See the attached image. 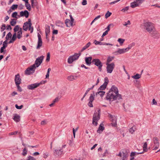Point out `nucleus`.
I'll return each instance as SVG.
<instances>
[{
	"mask_svg": "<svg viewBox=\"0 0 160 160\" xmlns=\"http://www.w3.org/2000/svg\"><path fill=\"white\" fill-rule=\"evenodd\" d=\"M106 98L110 101L121 98V95L118 93V88L115 85H112L107 93Z\"/></svg>",
	"mask_w": 160,
	"mask_h": 160,
	"instance_id": "f257e3e1",
	"label": "nucleus"
},
{
	"mask_svg": "<svg viewBox=\"0 0 160 160\" xmlns=\"http://www.w3.org/2000/svg\"><path fill=\"white\" fill-rule=\"evenodd\" d=\"M134 45V43L129 44L128 47L125 48H118L116 51L113 52L112 54L116 56L119 54L124 53L129 51L132 47Z\"/></svg>",
	"mask_w": 160,
	"mask_h": 160,
	"instance_id": "f03ea898",
	"label": "nucleus"
},
{
	"mask_svg": "<svg viewBox=\"0 0 160 160\" xmlns=\"http://www.w3.org/2000/svg\"><path fill=\"white\" fill-rule=\"evenodd\" d=\"M152 143H151L149 147V149L152 148L153 150H156L158 149L159 147V139L157 137H154L152 139Z\"/></svg>",
	"mask_w": 160,
	"mask_h": 160,
	"instance_id": "7ed1b4c3",
	"label": "nucleus"
},
{
	"mask_svg": "<svg viewBox=\"0 0 160 160\" xmlns=\"http://www.w3.org/2000/svg\"><path fill=\"white\" fill-rule=\"evenodd\" d=\"M32 24L31 22L30 19H29L28 22H25L23 26V30L27 31L28 29L30 31L31 33H32L33 31V28L32 27Z\"/></svg>",
	"mask_w": 160,
	"mask_h": 160,
	"instance_id": "20e7f679",
	"label": "nucleus"
},
{
	"mask_svg": "<svg viewBox=\"0 0 160 160\" xmlns=\"http://www.w3.org/2000/svg\"><path fill=\"white\" fill-rule=\"evenodd\" d=\"M145 29L150 33L155 28L154 24L151 22H147L144 23Z\"/></svg>",
	"mask_w": 160,
	"mask_h": 160,
	"instance_id": "39448f33",
	"label": "nucleus"
},
{
	"mask_svg": "<svg viewBox=\"0 0 160 160\" xmlns=\"http://www.w3.org/2000/svg\"><path fill=\"white\" fill-rule=\"evenodd\" d=\"M13 30L14 33H16L17 38L18 39H20L22 37V28L20 27L18 25H17L14 27Z\"/></svg>",
	"mask_w": 160,
	"mask_h": 160,
	"instance_id": "423d86ee",
	"label": "nucleus"
},
{
	"mask_svg": "<svg viewBox=\"0 0 160 160\" xmlns=\"http://www.w3.org/2000/svg\"><path fill=\"white\" fill-rule=\"evenodd\" d=\"M100 118L99 113V111H98V112H95L93 115L92 123L95 126L97 125L98 122L100 119Z\"/></svg>",
	"mask_w": 160,
	"mask_h": 160,
	"instance_id": "0eeeda50",
	"label": "nucleus"
},
{
	"mask_svg": "<svg viewBox=\"0 0 160 160\" xmlns=\"http://www.w3.org/2000/svg\"><path fill=\"white\" fill-rule=\"evenodd\" d=\"M107 70L108 73H111L113 70L114 69L115 65L113 62H112L110 63H107Z\"/></svg>",
	"mask_w": 160,
	"mask_h": 160,
	"instance_id": "6e6552de",
	"label": "nucleus"
},
{
	"mask_svg": "<svg viewBox=\"0 0 160 160\" xmlns=\"http://www.w3.org/2000/svg\"><path fill=\"white\" fill-rule=\"evenodd\" d=\"M118 156L121 157V160H127L128 154L125 150H123V151L120 152Z\"/></svg>",
	"mask_w": 160,
	"mask_h": 160,
	"instance_id": "1a4fd4ad",
	"label": "nucleus"
},
{
	"mask_svg": "<svg viewBox=\"0 0 160 160\" xmlns=\"http://www.w3.org/2000/svg\"><path fill=\"white\" fill-rule=\"evenodd\" d=\"M44 57L43 56L38 57L36 60L35 63L33 64V66H34L36 68L38 67L42 63Z\"/></svg>",
	"mask_w": 160,
	"mask_h": 160,
	"instance_id": "9d476101",
	"label": "nucleus"
},
{
	"mask_svg": "<svg viewBox=\"0 0 160 160\" xmlns=\"http://www.w3.org/2000/svg\"><path fill=\"white\" fill-rule=\"evenodd\" d=\"M108 117L110 118V120L111 121L112 126L114 127H116L117 126V118L114 115H112L109 114Z\"/></svg>",
	"mask_w": 160,
	"mask_h": 160,
	"instance_id": "9b49d317",
	"label": "nucleus"
},
{
	"mask_svg": "<svg viewBox=\"0 0 160 160\" xmlns=\"http://www.w3.org/2000/svg\"><path fill=\"white\" fill-rule=\"evenodd\" d=\"M92 63L98 67V69L100 71L102 65L101 61L98 59H94L92 61Z\"/></svg>",
	"mask_w": 160,
	"mask_h": 160,
	"instance_id": "f8f14e48",
	"label": "nucleus"
},
{
	"mask_svg": "<svg viewBox=\"0 0 160 160\" xmlns=\"http://www.w3.org/2000/svg\"><path fill=\"white\" fill-rule=\"evenodd\" d=\"M150 33L152 37L155 38H158L160 36L159 32L155 28Z\"/></svg>",
	"mask_w": 160,
	"mask_h": 160,
	"instance_id": "ddd939ff",
	"label": "nucleus"
},
{
	"mask_svg": "<svg viewBox=\"0 0 160 160\" xmlns=\"http://www.w3.org/2000/svg\"><path fill=\"white\" fill-rule=\"evenodd\" d=\"M36 68L35 67L32 65L28 68L25 71V74L27 75H29L34 72L35 69Z\"/></svg>",
	"mask_w": 160,
	"mask_h": 160,
	"instance_id": "4468645a",
	"label": "nucleus"
},
{
	"mask_svg": "<svg viewBox=\"0 0 160 160\" xmlns=\"http://www.w3.org/2000/svg\"><path fill=\"white\" fill-rule=\"evenodd\" d=\"M108 82V80L107 77H105L104 78V82L103 85H101L98 89V91H102L104 90L106 88V86Z\"/></svg>",
	"mask_w": 160,
	"mask_h": 160,
	"instance_id": "2eb2a0df",
	"label": "nucleus"
},
{
	"mask_svg": "<svg viewBox=\"0 0 160 160\" xmlns=\"http://www.w3.org/2000/svg\"><path fill=\"white\" fill-rule=\"evenodd\" d=\"M95 96L94 94L93 93L91 94L89 97V102L88 103V105L90 107H93L92 102L94 100Z\"/></svg>",
	"mask_w": 160,
	"mask_h": 160,
	"instance_id": "dca6fc26",
	"label": "nucleus"
},
{
	"mask_svg": "<svg viewBox=\"0 0 160 160\" xmlns=\"http://www.w3.org/2000/svg\"><path fill=\"white\" fill-rule=\"evenodd\" d=\"M41 83H35L28 85L27 88L28 89L32 90L38 87Z\"/></svg>",
	"mask_w": 160,
	"mask_h": 160,
	"instance_id": "f3484780",
	"label": "nucleus"
},
{
	"mask_svg": "<svg viewBox=\"0 0 160 160\" xmlns=\"http://www.w3.org/2000/svg\"><path fill=\"white\" fill-rule=\"evenodd\" d=\"M38 45L37 47V49H39L42 46V42L41 38V36L38 33Z\"/></svg>",
	"mask_w": 160,
	"mask_h": 160,
	"instance_id": "a211bd4d",
	"label": "nucleus"
},
{
	"mask_svg": "<svg viewBox=\"0 0 160 160\" xmlns=\"http://www.w3.org/2000/svg\"><path fill=\"white\" fill-rule=\"evenodd\" d=\"M21 79L20 78L19 74H18L15 76V82L16 84H20L21 83Z\"/></svg>",
	"mask_w": 160,
	"mask_h": 160,
	"instance_id": "6ab92c4d",
	"label": "nucleus"
},
{
	"mask_svg": "<svg viewBox=\"0 0 160 160\" xmlns=\"http://www.w3.org/2000/svg\"><path fill=\"white\" fill-rule=\"evenodd\" d=\"M54 153L56 156L60 157L63 154V150L62 149L55 150Z\"/></svg>",
	"mask_w": 160,
	"mask_h": 160,
	"instance_id": "aec40b11",
	"label": "nucleus"
},
{
	"mask_svg": "<svg viewBox=\"0 0 160 160\" xmlns=\"http://www.w3.org/2000/svg\"><path fill=\"white\" fill-rule=\"evenodd\" d=\"M143 152H132L131 153L130 157V160H134V157L140 154L143 153Z\"/></svg>",
	"mask_w": 160,
	"mask_h": 160,
	"instance_id": "412c9836",
	"label": "nucleus"
},
{
	"mask_svg": "<svg viewBox=\"0 0 160 160\" xmlns=\"http://www.w3.org/2000/svg\"><path fill=\"white\" fill-rule=\"evenodd\" d=\"M74 21H72L71 20L67 19L65 20V23L67 27H70L73 26V22Z\"/></svg>",
	"mask_w": 160,
	"mask_h": 160,
	"instance_id": "4be33fe9",
	"label": "nucleus"
},
{
	"mask_svg": "<svg viewBox=\"0 0 160 160\" xmlns=\"http://www.w3.org/2000/svg\"><path fill=\"white\" fill-rule=\"evenodd\" d=\"M20 14L21 17H25L26 18H28L29 16V12L25 10L21 12Z\"/></svg>",
	"mask_w": 160,
	"mask_h": 160,
	"instance_id": "5701e85b",
	"label": "nucleus"
},
{
	"mask_svg": "<svg viewBox=\"0 0 160 160\" xmlns=\"http://www.w3.org/2000/svg\"><path fill=\"white\" fill-rule=\"evenodd\" d=\"M104 129V127H103V125L101 124L99 125L98 130H97V132L98 133H101Z\"/></svg>",
	"mask_w": 160,
	"mask_h": 160,
	"instance_id": "b1692460",
	"label": "nucleus"
},
{
	"mask_svg": "<svg viewBox=\"0 0 160 160\" xmlns=\"http://www.w3.org/2000/svg\"><path fill=\"white\" fill-rule=\"evenodd\" d=\"M91 57H89L86 58H85V61L87 65H90L92 63L91 60H92Z\"/></svg>",
	"mask_w": 160,
	"mask_h": 160,
	"instance_id": "393cba45",
	"label": "nucleus"
},
{
	"mask_svg": "<svg viewBox=\"0 0 160 160\" xmlns=\"http://www.w3.org/2000/svg\"><path fill=\"white\" fill-rule=\"evenodd\" d=\"M13 119L16 122H19L20 120V116L17 114H15L13 116Z\"/></svg>",
	"mask_w": 160,
	"mask_h": 160,
	"instance_id": "a878e982",
	"label": "nucleus"
},
{
	"mask_svg": "<svg viewBox=\"0 0 160 160\" xmlns=\"http://www.w3.org/2000/svg\"><path fill=\"white\" fill-rule=\"evenodd\" d=\"M17 38V36H16V33H14L12 36V37L11 40L9 42V43H13L16 40Z\"/></svg>",
	"mask_w": 160,
	"mask_h": 160,
	"instance_id": "bb28decb",
	"label": "nucleus"
},
{
	"mask_svg": "<svg viewBox=\"0 0 160 160\" xmlns=\"http://www.w3.org/2000/svg\"><path fill=\"white\" fill-rule=\"evenodd\" d=\"M2 46H3L2 47H1V53H2V52H3L4 51V49H5L7 47V44L6 42V41L3 42L2 44Z\"/></svg>",
	"mask_w": 160,
	"mask_h": 160,
	"instance_id": "cd10ccee",
	"label": "nucleus"
},
{
	"mask_svg": "<svg viewBox=\"0 0 160 160\" xmlns=\"http://www.w3.org/2000/svg\"><path fill=\"white\" fill-rule=\"evenodd\" d=\"M77 78V77L76 76L71 75L68 77L67 79L68 80L72 81L76 79Z\"/></svg>",
	"mask_w": 160,
	"mask_h": 160,
	"instance_id": "c85d7f7f",
	"label": "nucleus"
},
{
	"mask_svg": "<svg viewBox=\"0 0 160 160\" xmlns=\"http://www.w3.org/2000/svg\"><path fill=\"white\" fill-rule=\"evenodd\" d=\"M59 98L58 97L56 98L54 100H53L52 102L49 105V106L51 107L53 106L54 104L59 101Z\"/></svg>",
	"mask_w": 160,
	"mask_h": 160,
	"instance_id": "c756f323",
	"label": "nucleus"
},
{
	"mask_svg": "<svg viewBox=\"0 0 160 160\" xmlns=\"http://www.w3.org/2000/svg\"><path fill=\"white\" fill-rule=\"evenodd\" d=\"M143 152H147L148 151L147 143V142L144 143L143 146Z\"/></svg>",
	"mask_w": 160,
	"mask_h": 160,
	"instance_id": "7c9ffc66",
	"label": "nucleus"
},
{
	"mask_svg": "<svg viewBox=\"0 0 160 160\" xmlns=\"http://www.w3.org/2000/svg\"><path fill=\"white\" fill-rule=\"evenodd\" d=\"M125 41V40L124 39L121 38H119L117 40L118 42L119 43L121 46L123 45Z\"/></svg>",
	"mask_w": 160,
	"mask_h": 160,
	"instance_id": "2f4dec72",
	"label": "nucleus"
},
{
	"mask_svg": "<svg viewBox=\"0 0 160 160\" xmlns=\"http://www.w3.org/2000/svg\"><path fill=\"white\" fill-rule=\"evenodd\" d=\"M91 43L90 42H88L86 44V45H85V46H84V47H83L82 49L81 50V51L82 52L83 51H84V50H86L87 48H88L91 45Z\"/></svg>",
	"mask_w": 160,
	"mask_h": 160,
	"instance_id": "473e14b6",
	"label": "nucleus"
},
{
	"mask_svg": "<svg viewBox=\"0 0 160 160\" xmlns=\"http://www.w3.org/2000/svg\"><path fill=\"white\" fill-rule=\"evenodd\" d=\"M75 60L72 56H70L68 59V62L69 64H71Z\"/></svg>",
	"mask_w": 160,
	"mask_h": 160,
	"instance_id": "72a5a7b5",
	"label": "nucleus"
},
{
	"mask_svg": "<svg viewBox=\"0 0 160 160\" xmlns=\"http://www.w3.org/2000/svg\"><path fill=\"white\" fill-rule=\"evenodd\" d=\"M105 92L102 91H98L96 93V95L99 94L101 97H102L105 94Z\"/></svg>",
	"mask_w": 160,
	"mask_h": 160,
	"instance_id": "f704fd0d",
	"label": "nucleus"
},
{
	"mask_svg": "<svg viewBox=\"0 0 160 160\" xmlns=\"http://www.w3.org/2000/svg\"><path fill=\"white\" fill-rule=\"evenodd\" d=\"M50 26H47L45 28V34H49L50 31Z\"/></svg>",
	"mask_w": 160,
	"mask_h": 160,
	"instance_id": "c9c22d12",
	"label": "nucleus"
},
{
	"mask_svg": "<svg viewBox=\"0 0 160 160\" xmlns=\"http://www.w3.org/2000/svg\"><path fill=\"white\" fill-rule=\"evenodd\" d=\"M114 58V57H109L107 59V63H109V62L112 61Z\"/></svg>",
	"mask_w": 160,
	"mask_h": 160,
	"instance_id": "e433bc0d",
	"label": "nucleus"
},
{
	"mask_svg": "<svg viewBox=\"0 0 160 160\" xmlns=\"http://www.w3.org/2000/svg\"><path fill=\"white\" fill-rule=\"evenodd\" d=\"M135 2L136 4L138 5V7L143 2V0H136Z\"/></svg>",
	"mask_w": 160,
	"mask_h": 160,
	"instance_id": "4c0bfd02",
	"label": "nucleus"
},
{
	"mask_svg": "<svg viewBox=\"0 0 160 160\" xmlns=\"http://www.w3.org/2000/svg\"><path fill=\"white\" fill-rule=\"evenodd\" d=\"M141 76L140 75L138 74H137L136 75L134 76H132V78H133L135 79H138L140 78Z\"/></svg>",
	"mask_w": 160,
	"mask_h": 160,
	"instance_id": "58836bf2",
	"label": "nucleus"
},
{
	"mask_svg": "<svg viewBox=\"0 0 160 160\" xmlns=\"http://www.w3.org/2000/svg\"><path fill=\"white\" fill-rule=\"evenodd\" d=\"M12 36V34L10 32H9L6 35V39L7 40L11 38Z\"/></svg>",
	"mask_w": 160,
	"mask_h": 160,
	"instance_id": "ea45409f",
	"label": "nucleus"
},
{
	"mask_svg": "<svg viewBox=\"0 0 160 160\" xmlns=\"http://www.w3.org/2000/svg\"><path fill=\"white\" fill-rule=\"evenodd\" d=\"M130 5L131 7L133 8L138 7V5L136 4L135 1L131 3Z\"/></svg>",
	"mask_w": 160,
	"mask_h": 160,
	"instance_id": "a19ab883",
	"label": "nucleus"
},
{
	"mask_svg": "<svg viewBox=\"0 0 160 160\" xmlns=\"http://www.w3.org/2000/svg\"><path fill=\"white\" fill-rule=\"evenodd\" d=\"M80 56V54L75 53L72 56L73 57V58L74 59H75V60H76L78 59Z\"/></svg>",
	"mask_w": 160,
	"mask_h": 160,
	"instance_id": "79ce46f5",
	"label": "nucleus"
},
{
	"mask_svg": "<svg viewBox=\"0 0 160 160\" xmlns=\"http://www.w3.org/2000/svg\"><path fill=\"white\" fill-rule=\"evenodd\" d=\"M25 6L26 7L27 9L29 11L31 10V7L30 4L28 2L25 3Z\"/></svg>",
	"mask_w": 160,
	"mask_h": 160,
	"instance_id": "37998d69",
	"label": "nucleus"
},
{
	"mask_svg": "<svg viewBox=\"0 0 160 160\" xmlns=\"http://www.w3.org/2000/svg\"><path fill=\"white\" fill-rule=\"evenodd\" d=\"M136 130L135 127H132L129 129V132L131 133H133Z\"/></svg>",
	"mask_w": 160,
	"mask_h": 160,
	"instance_id": "c03bdc74",
	"label": "nucleus"
},
{
	"mask_svg": "<svg viewBox=\"0 0 160 160\" xmlns=\"http://www.w3.org/2000/svg\"><path fill=\"white\" fill-rule=\"evenodd\" d=\"M11 25L12 26H14L16 23V20L15 19H12L10 22Z\"/></svg>",
	"mask_w": 160,
	"mask_h": 160,
	"instance_id": "a18cd8bd",
	"label": "nucleus"
},
{
	"mask_svg": "<svg viewBox=\"0 0 160 160\" xmlns=\"http://www.w3.org/2000/svg\"><path fill=\"white\" fill-rule=\"evenodd\" d=\"M28 150L26 148H25L23 150L22 155L23 156H25L27 154Z\"/></svg>",
	"mask_w": 160,
	"mask_h": 160,
	"instance_id": "49530a36",
	"label": "nucleus"
},
{
	"mask_svg": "<svg viewBox=\"0 0 160 160\" xmlns=\"http://www.w3.org/2000/svg\"><path fill=\"white\" fill-rule=\"evenodd\" d=\"M129 8V6L125 7L124 8L122 9L121 10V11L123 12H126L128 10Z\"/></svg>",
	"mask_w": 160,
	"mask_h": 160,
	"instance_id": "de8ad7c7",
	"label": "nucleus"
},
{
	"mask_svg": "<svg viewBox=\"0 0 160 160\" xmlns=\"http://www.w3.org/2000/svg\"><path fill=\"white\" fill-rule=\"evenodd\" d=\"M94 43L95 45L99 44L100 45H103L104 42H100L96 40H95Z\"/></svg>",
	"mask_w": 160,
	"mask_h": 160,
	"instance_id": "09e8293b",
	"label": "nucleus"
},
{
	"mask_svg": "<svg viewBox=\"0 0 160 160\" xmlns=\"http://www.w3.org/2000/svg\"><path fill=\"white\" fill-rule=\"evenodd\" d=\"M78 128L79 127H78L76 128L75 129L74 128H73L72 129L73 133L74 138H75V132L78 130Z\"/></svg>",
	"mask_w": 160,
	"mask_h": 160,
	"instance_id": "8fccbe9b",
	"label": "nucleus"
},
{
	"mask_svg": "<svg viewBox=\"0 0 160 160\" xmlns=\"http://www.w3.org/2000/svg\"><path fill=\"white\" fill-rule=\"evenodd\" d=\"M112 14V13L110 12L109 11H108L107 13L105 15V17L106 18H107L109 17H110Z\"/></svg>",
	"mask_w": 160,
	"mask_h": 160,
	"instance_id": "3c124183",
	"label": "nucleus"
},
{
	"mask_svg": "<svg viewBox=\"0 0 160 160\" xmlns=\"http://www.w3.org/2000/svg\"><path fill=\"white\" fill-rule=\"evenodd\" d=\"M18 7V5L14 4L11 7V9L12 10H14L16 9Z\"/></svg>",
	"mask_w": 160,
	"mask_h": 160,
	"instance_id": "603ef678",
	"label": "nucleus"
},
{
	"mask_svg": "<svg viewBox=\"0 0 160 160\" xmlns=\"http://www.w3.org/2000/svg\"><path fill=\"white\" fill-rule=\"evenodd\" d=\"M47 121L44 120L41 121V125L44 126L47 124Z\"/></svg>",
	"mask_w": 160,
	"mask_h": 160,
	"instance_id": "864d4df0",
	"label": "nucleus"
},
{
	"mask_svg": "<svg viewBox=\"0 0 160 160\" xmlns=\"http://www.w3.org/2000/svg\"><path fill=\"white\" fill-rule=\"evenodd\" d=\"M6 25L4 24H3L2 25V27L1 28V32L3 31L6 28Z\"/></svg>",
	"mask_w": 160,
	"mask_h": 160,
	"instance_id": "5fc2aeb1",
	"label": "nucleus"
},
{
	"mask_svg": "<svg viewBox=\"0 0 160 160\" xmlns=\"http://www.w3.org/2000/svg\"><path fill=\"white\" fill-rule=\"evenodd\" d=\"M50 54L49 53H48L47 56V58L46 59V61L48 62L50 60Z\"/></svg>",
	"mask_w": 160,
	"mask_h": 160,
	"instance_id": "6e6d98bb",
	"label": "nucleus"
},
{
	"mask_svg": "<svg viewBox=\"0 0 160 160\" xmlns=\"http://www.w3.org/2000/svg\"><path fill=\"white\" fill-rule=\"evenodd\" d=\"M35 0H31V5L32 8H34L35 6L36 5V3L34 2Z\"/></svg>",
	"mask_w": 160,
	"mask_h": 160,
	"instance_id": "4d7b16f0",
	"label": "nucleus"
},
{
	"mask_svg": "<svg viewBox=\"0 0 160 160\" xmlns=\"http://www.w3.org/2000/svg\"><path fill=\"white\" fill-rule=\"evenodd\" d=\"M18 133V131H15V132H10V133H9V135L10 136H11V135H16V134H17Z\"/></svg>",
	"mask_w": 160,
	"mask_h": 160,
	"instance_id": "13d9d810",
	"label": "nucleus"
},
{
	"mask_svg": "<svg viewBox=\"0 0 160 160\" xmlns=\"http://www.w3.org/2000/svg\"><path fill=\"white\" fill-rule=\"evenodd\" d=\"M17 12H13L12 14V17L13 18H17Z\"/></svg>",
	"mask_w": 160,
	"mask_h": 160,
	"instance_id": "bf43d9fd",
	"label": "nucleus"
},
{
	"mask_svg": "<svg viewBox=\"0 0 160 160\" xmlns=\"http://www.w3.org/2000/svg\"><path fill=\"white\" fill-rule=\"evenodd\" d=\"M130 21L128 20L127 22H124L123 24V25L125 26H127L128 25H130Z\"/></svg>",
	"mask_w": 160,
	"mask_h": 160,
	"instance_id": "052dcab7",
	"label": "nucleus"
},
{
	"mask_svg": "<svg viewBox=\"0 0 160 160\" xmlns=\"http://www.w3.org/2000/svg\"><path fill=\"white\" fill-rule=\"evenodd\" d=\"M27 160H36V159L34 158V157L29 156L28 157V159Z\"/></svg>",
	"mask_w": 160,
	"mask_h": 160,
	"instance_id": "680f3d73",
	"label": "nucleus"
},
{
	"mask_svg": "<svg viewBox=\"0 0 160 160\" xmlns=\"http://www.w3.org/2000/svg\"><path fill=\"white\" fill-rule=\"evenodd\" d=\"M48 156V152H45L43 154V157L45 158H47Z\"/></svg>",
	"mask_w": 160,
	"mask_h": 160,
	"instance_id": "e2e57ef3",
	"label": "nucleus"
},
{
	"mask_svg": "<svg viewBox=\"0 0 160 160\" xmlns=\"http://www.w3.org/2000/svg\"><path fill=\"white\" fill-rule=\"evenodd\" d=\"M17 87V88L18 91H19L20 92H21L22 91V89L21 87L19 86V84H16Z\"/></svg>",
	"mask_w": 160,
	"mask_h": 160,
	"instance_id": "0e129e2a",
	"label": "nucleus"
},
{
	"mask_svg": "<svg viewBox=\"0 0 160 160\" xmlns=\"http://www.w3.org/2000/svg\"><path fill=\"white\" fill-rule=\"evenodd\" d=\"M120 0H117L114 1L113 2H111L110 3H109V4L110 5L114 4L115 3H117V2H118Z\"/></svg>",
	"mask_w": 160,
	"mask_h": 160,
	"instance_id": "69168bd1",
	"label": "nucleus"
},
{
	"mask_svg": "<svg viewBox=\"0 0 160 160\" xmlns=\"http://www.w3.org/2000/svg\"><path fill=\"white\" fill-rule=\"evenodd\" d=\"M152 105H157V101L155 100V99H153L152 100Z\"/></svg>",
	"mask_w": 160,
	"mask_h": 160,
	"instance_id": "338daca9",
	"label": "nucleus"
},
{
	"mask_svg": "<svg viewBox=\"0 0 160 160\" xmlns=\"http://www.w3.org/2000/svg\"><path fill=\"white\" fill-rule=\"evenodd\" d=\"M15 107L17 109H20L22 108L23 107V106L22 105L20 106H19L18 105L16 104L15 105Z\"/></svg>",
	"mask_w": 160,
	"mask_h": 160,
	"instance_id": "774afa93",
	"label": "nucleus"
}]
</instances>
